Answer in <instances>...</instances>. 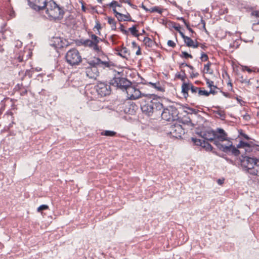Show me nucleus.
I'll return each instance as SVG.
<instances>
[{"label": "nucleus", "instance_id": "1", "mask_svg": "<svg viewBox=\"0 0 259 259\" xmlns=\"http://www.w3.org/2000/svg\"><path fill=\"white\" fill-rule=\"evenodd\" d=\"M241 165L247 168L248 172L254 175H259V159L255 157L245 156L241 160Z\"/></svg>", "mask_w": 259, "mask_h": 259}, {"label": "nucleus", "instance_id": "2", "mask_svg": "<svg viewBox=\"0 0 259 259\" xmlns=\"http://www.w3.org/2000/svg\"><path fill=\"white\" fill-rule=\"evenodd\" d=\"M45 8L47 14L51 18L59 19L63 17V10L54 1H48Z\"/></svg>", "mask_w": 259, "mask_h": 259}, {"label": "nucleus", "instance_id": "3", "mask_svg": "<svg viewBox=\"0 0 259 259\" xmlns=\"http://www.w3.org/2000/svg\"><path fill=\"white\" fill-rule=\"evenodd\" d=\"M214 144L221 150L224 152H231L235 155H238L240 153L239 151L237 149V147H235L233 145L232 142L231 141H228L226 145H224L219 141L216 140L214 141Z\"/></svg>", "mask_w": 259, "mask_h": 259}, {"label": "nucleus", "instance_id": "4", "mask_svg": "<svg viewBox=\"0 0 259 259\" xmlns=\"http://www.w3.org/2000/svg\"><path fill=\"white\" fill-rule=\"evenodd\" d=\"M67 62L71 65L78 64L81 61V57L78 51L72 49L67 52L66 55Z\"/></svg>", "mask_w": 259, "mask_h": 259}, {"label": "nucleus", "instance_id": "5", "mask_svg": "<svg viewBox=\"0 0 259 259\" xmlns=\"http://www.w3.org/2000/svg\"><path fill=\"white\" fill-rule=\"evenodd\" d=\"M178 112L177 109L172 106L164 108L161 113V117L166 121H173L177 119Z\"/></svg>", "mask_w": 259, "mask_h": 259}, {"label": "nucleus", "instance_id": "6", "mask_svg": "<svg viewBox=\"0 0 259 259\" xmlns=\"http://www.w3.org/2000/svg\"><path fill=\"white\" fill-rule=\"evenodd\" d=\"M101 39L95 34H91L90 38L84 40L82 41V44L86 47H89L92 48L96 52H101V49L100 48L98 44Z\"/></svg>", "mask_w": 259, "mask_h": 259}, {"label": "nucleus", "instance_id": "7", "mask_svg": "<svg viewBox=\"0 0 259 259\" xmlns=\"http://www.w3.org/2000/svg\"><path fill=\"white\" fill-rule=\"evenodd\" d=\"M127 94V98L130 100H136L140 97H145L146 95L142 94L137 88L128 84L124 88Z\"/></svg>", "mask_w": 259, "mask_h": 259}, {"label": "nucleus", "instance_id": "8", "mask_svg": "<svg viewBox=\"0 0 259 259\" xmlns=\"http://www.w3.org/2000/svg\"><path fill=\"white\" fill-rule=\"evenodd\" d=\"M152 96V95H146L145 97L146 98L147 103L145 104L141 103V110L148 116H151L154 112V102L151 100Z\"/></svg>", "mask_w": 259, "mask_h": 259}, {"label": "nucleus", "instance_id": "9", "mask_svg": "<svg viewBox=\"0 0 259 259\" xmlns=\"http://www.w3.org/2000/svg\"><path fill=\"white\" fill-rule=\"evenodd\" d=\"M109 83L117 88L124 90V88L130 84V82L125 78L120 77L119 74H118L117 75L115 76L110 80Z\"/></svg>", "mask_w": 259, "mask_h": 259}, {"label": "nucleus", "instance_id": "10", "mask_svg": "<svg viewBox=\"0 0 259 259\" xmlns=\"http://www.w3.org/2000/svg\"><path fill=\"white\" fill-rule=\"evenodd\" d=\"M29 6L36 11H40L46 6L47 0H28Z\"/></svg>", "mask_w": 259, "mask_h": 259}, {"label": "nucleus", "instance_id": "11", "mask_svg": "<svg viewBox=\"0 0 259 259\" xmlns=\"http://www.w3.org/2000/svg\"><path fill=\"white\" fill-rule=\"evenodd\" d=\"M184 133V130L180 124H175L170 127L169 134L174 137L180 138Z\"/></svg>", "mask_w": 259, "mask_h": 259}, {"label": "nucleus", "instance_id": "12", "mask_svg": "<svg viewBox=\"0 0 259 259\" xmlns=\"http://www.w3.org/2000/svg\"><path fill=\"white\" fill-rule=\"evenodd\" d=\"M215 139L214 140L221 142L226 141L228 143V141L230 140V138H228L227 134L225 131L222 128H218L215 131Z\"/></svg>", "mask_w": 259, "mask_h": 259}, {"label": "nucleus", "instance_id": "13", "mask_svg": "<svg viewBox=\"0 0 259 259\" xmlns=\"http://www.w3.org/2000/svg\"><path fill=\"white\" fill-rule=\"evenodd\" d=\"M87 76L91 79H96L99 75V72L96 67H88L85 69Z\"/></svg>", "mask_w": 259, "mask_h": 259}, {"label": "nucleus", "instance_id": "14", "mask_svg": "<svg viewBox=\"0 0 259 259\" xmlns=\"http://www.w3.org/2000/svg\"><path fill=\"white\" fill-rule=\"evenodd\" d=\"M88 63L90 65L89 67H96L100 64H103L106 66H108V63L107 62L102 61L98 58H94L92 59L88 60Z\"/></svg>", "mask_w": 259, "mask_h": 259}, {"label": "nucleus", "instance_id": "15", "mask_svg": "<svg viewBox=\"0 0 259 259\" xmlns=\"http://www.w3.org/2000/svg\"><path fill=\"white\" fill-rule=\"evenodd\" d=\"M202 136L206 140L214 142L215 139V133L214 131L208 130L204 132Z\"/></svg>", "mask_w": 259, "mask_h": 259}, {"label": "nucleus", "instance_id": "16", "mask_svg": "<svg viewBox=\"0 0 259 259\" xmlns=\"http://www.w3.org/2000/svg\"><path fill=\"white\" fill-rule=\"evenodd\" d=\"M184 41L187 46L189 47H192L196 48L198 47V44L197 42L193 41L190 37H184Z\"/></svg>", "mask_w": 259, "mask_h": 259}, {"label": "nucleus", "instance_id": "17", "mask_svg": "<svg viewBox=\"0 0 259 259\" xmlns=\"http://www.w3.org/2000/svg\"><path fill=\"white\" fill-rule=\"evenodd\" d=\"M191 83H183L182 85V92L186 98L188 96V91L190 90Z\"/></svg>", "mask_w": 259, "mask_h": 259}, {"label": "nucleus", "instance_id": "18", "mask_svg": "<svg viewBox=\"0 0 259 259\" xmlns=\"http://www.w3.org/2000/svg\"><path fill=\"white\" fill-rule=\"evenodd\" d=\"M237 148H243L247 152H250L251 151V147L250 145L242 141H241L240 143L237 145Z\"/></svg>", "mask_w": 259, "mask_h": 259}, {"label": "nucleus", "instance_id": "19", "mask_svg": "<svg viewBox=\"0 0 259 259\" xmlns=\"http://www.w3.org/2000/svg\"><path fill=\"white\" fill-rule=\"evenodd\" d=\"M117 18L120 21L131 20V16L128 13L124 15L120 13L119 14H117Z\"/></svg>", "mask_w": 259, "mask_h": 259}, {"label": "nucleus", "instance_id": "20", "mask_svg": "<svg viewBox=\"0 0 259 259\" xmlns=\"http://www.w3.org/2000/svg\"><path fill=\"white\" fill-rule=\"evenodd\" d=\"M98 93L100 95H101L102 96H105L110 94V91L109 90H108V86H107L105 88H103L101 90H99V91L98 92Z\"/></svg>", "mask_w": 259, "mask_h": 259}, {"label": "nucleus", "instance_id": "21", "mask_svg": "<svg viewBox=\"0 0 259 259\" xmlns=\"http://www.w3.org/2000/svg\"><path fill=\"white\" fill-rule=\"evenodd\" d=\"M201 147L208 151H210L212 149V147L211 146V145L208 142H205L204 141H203Z\"/></svg>", "mask_w": 259, "mask_h": 259}, {"label": "nucleus", "instance_id": "22", "mask_svg": "<svg viewBox=\"0 0 259 259\" xmlns=\"http://www.w3.org/2000/svg\"><path fill=\"white\" fill-rule=\"evenodd\" d=\"M119 55L125 58H127L130 56V53L125 48H123L121 50L120 52L119 53Z\"/></svg>", "mask_w": 259, "mask_h": 259}, {"label": "nucleus", "instance_id": "23", "mask_svg": "<svg viewBox=\"0 0 259 259\" xmlns=\"http://www.w3.org/2000/svg\"><path fill=\"white\" fill-rule=\"evenodd\" d=\"M206 83L207 86L210 89V93L214 94L215 93L214 89H216V87L213 85V81L207 80Z\"/></svg>", "mask_w": 259, "mask_h": 259}, {"label": "nucleus", "instance_id": "24", "mask_svg": "<svg viewBox=\"0 0 259 259\" xmlns=\"http://www.w3.org/2000/svg\"><path fill=\"white\" fill-rule=\"evenodd\" d=\"M108 23L110 24V25H111V27L112 28V29H115L116 28V23L114 21V20L111 18V17H108Z\"/></svg>", "mask_w": 259, "mask_h": 259}, {"label": "nucleus", "instance_id": "25", "mask_svg": "<svg viewBox=\"0 0 259 259\" xmlns=\"http://www.w3.org/2000/svg\"><path fill=\"white\" fill-rule=\"evenodd\" d=\"M210 63L208 62L207 64L204 65V72L205 73H209L211 74L212 73L211 71H210Z\"/></svg>", "mask_w": 259, "mask_h": 259}, {"label": "nucleus", "instance_id": "26", "mask_svg": "<svg viewBox=\"0 0 259 259\" xmlns=\"http://www.w3.org/2000/svg\"><path fill=\"white\" fill-rule=\"evenodd\" d=\"M156 110H161L163 108V105L159 102H154V109Z\"/></svg>", "mask_w": 259, "mask_h": 259}, {"label": "nucleus", "instance_id": "27", "mask_svg": "<svg viewBox=\"0 0 259 259\" xmlns=\"http://www.w3.org/2000/svg\"><path fill=\"white\" fill-rule=\"evenodd\" d=\"M129 31H130V32L133 35L136 36H138V34L137 33L138 30L137 29L136 26H134L130 28Z\"/></svg>", "mask_w": 259, "mask_h": 259}, {"label": "nucleus", "instance_id": "28", "mask_svg": "<svg viewBox=\"0 0 259 259\" xmlns=\"http://www.w3.org/2000/svg\"><path fill=\"white\" fill-rule=\"evenodd\" d=\"M192 140L195 145L201 146V145L203 143L202 140L195 138H192Z\"/></svg>", "mask_w": 259, "mask_h": 259}, {"label": "nucleus", "instance_id": "29", "mask_svg": "<svg viewBox=\"0 0 259 259\" xmlns=\"http://www.w3.org/2000/svg\"><path fill=\"white\" fill-rule=\"evenodd\" d=\"M48 208H49V206L47 205L44 204V205H41L40 206H39L37 208V210L38 212H41V211H42L44 210L48 209Z\"/></svg>", "mask_w": 259, "mask_h": 259}, {"label": "nucleus", "instance_id": "30", "mask_svg": "<svg viewBox=\"0 0 259 259\" xmlns=\"http://www.w3.org/2000/svg\"><path fill=\"white\" fill-rule=\"evenodd\" d=\"M210 93V92H208L206 91H202L201 90H198V94L200 96L204 95L205 96H208Z\"/></svg>", "mask_w": 259, "mask_h": 259}, {"label": "nucleus", "instance_id": "31", "mask_svg": "<svg viewBox=\"0 0 259 259\" xmlns=\"http://www.w3.org/2000/svg\"><path fill=\"white\" fill-rule=\"evenodd\" d=\"M107 87V85H106L105 84H104V83H99L97 86V92H99V90H101L102 89H103V88H105Z\"/></svg>", "mask_w": 259, "mask_h": 259}, {"label": "nucleus", "instance_id": "32", "mask_svg": "<svg viewBox=\"0 0 259 259\" xmlns=\"http://www.w3.org/2000/svg\"><path fill=\"white\" fill-rule=\"evenodd\" d=\"M115 134V133L113 131H106L104 132V135L107 136H114Z\"/></svg>", "mask_w": 259, "mask_h": 259}, {"label": "nucleus", "instance_id": "33", "mask_svg": "<svg viewBox=\"0 0 259 259\" xmlns=\"http://www.w3.org/2000/svg\"><path fill=\"white\" fill-rule=\"evenodd\" d=\"M199 90V89L198 88L193 86L191 84V87L190 88V91H191L192 93H193V94L196 93L197 92V91L198 92Z\"/></svg>", "mask_w": 259, "mask_h": 259}, {"label": "nucleus", "instance_id": "34", "mask_svg": "<svg viewBox=\"0 0 259 259\" xmlns=\"http://www.w3.org/2000/svg\"><path fill=\"white\" fill-rule=\"evenodd\" d=\"M181 20H182L183 21V22L184 23L185 25H186L187 28L191 32H193V31L192 30V29L189 27V24L186 22V21L184 19H183V18H181Z\"/></svg>", "mask_w": 259, "mask_h": 259}, {"label": "nucleus", "instance_id": "35", "mask_svg": "<svg viewBox=\"0 0 259 259\" xmlns=\"http://www.w3.org/2000/svg\"><path fill=\"white\" fill-rule=\"evenodd\" d=\"M117 5V3L116 1H113L109 4V6L111 7L112 9H114L116 8Z\"/></svg>", "mask_w": 259, "mask_h": 259}, {"label": "nucleus", "instance_id": "36", "mask_svg": "<svg viewBox=\"0 0 259 259\" xmlns=\"http://www.w3.org/2000/svg\"><path fill=\"white\" fill-rule=\"evenodd\" d=\"M167 45L168 46L171 47L172 48H174L176 46V44L172 40H169L167 41Z\"/></svg>", "mask_w": 259, "mask_h": 259}, {"label": "nucleus", "instance_id": "37", "mask_svg": "<svg viewBox=\"0 0 259 259\" xmlns=\"http://www.w3.org/2000/svg\"><path fill=\"white\" fill-rule=\"evenodd\" d=\"M182 54L183 55V56L186 58H192V56L190 54H189L188 53L186 52H182Z\"/></svg>", "mask_w": 259, "mask_h": 259}, {"label": "nucleus", "instance_id": "38", "mask_svg": "<svg viewBox=\"0 0 259 259\" xmlns=\"http://www.w3.org/2000/svg\"><path fill=\"white\" fill-rule=\"evenodd\" d=\"M149 84H151L153 88L156 89L158 91H160L161 90V87H157L156 83L149 82Z\"/></svg>", "mask_w": 259, "mask_h": 259}, {"label": "nucleus", "instance_id": "39", "mask_svg": "<svg viewBox=\"0 0 259 259\" xmlns=\"http://www.w3.org/2000/svg\"><path fill=\"white\" fill-rule=\"evenodd\" d=\"M201 59L202 61H205L207 60L208 57L206 54H202L201 56Z\"/></svg>", "mask_w": 259, "mask_h": 259}, {"label": "nucleus", "instance_id": "40", "mask_svg": "<svg viewBox=\"0 0 259 259\" xmlns=\"http://www.w3.org/2000/svg\"><path fill=\"white\" fill-rule=\"evenodd\" d=\"M224 179H218L217 180V183L219 185H221L224 183Z\"/></svg>", "mask_w": 259, "mask_h": 259}, {"label": "nucleus", "instance_id": "41", "mask_svg": "<svg viewBox=\"0 0 259 259\" xmlns=\"http://www.w3.org/2000/svg\"><path fill=\"white\" fill-rule=\"evenodd\" d=\"M243 70H246L248 72H251V70L250 69L248 68L247 66H244L243 67Z\"/></svg>", "mask_w": 259, "mask_h": 259}, {"label": "nucleus", "instance_id": "42", "mask_svg": "<svg viewBox=\"0 0 259 259\" xmlns=\"http://www.w3.org/2000/svg\"><path fill=\"white\" fill-rule=\"evenodd\" d=\"M252 15L255 16L257 17H259V12H253L252 13Z\"/></svg>", "mask_w": 259, "mask_h": 259}, {"label": "nucleus", "instance_id": "43", "mask_svg": "<svg viewBox=\"0 0 259 259\" xmlns=\"http://www.w3.org/2000/svg\"><path fill=\"white\" fill-rule=\"evenodd\" d=\"M144 41L145 42V44L148 42H151V39L148 37H146L144 39Z\"/></svg>", "mask_w": 259, "mask_h": 259}, {"label": "nucleus", "instance_id": "44", "mask_svg": "<svg viewBox=\"0 0 259 259\" xmlns=\"http://www.w3.org/2000/svg\"><path fill=\"white\" fill-rule=\"evenodd\" d=\"M113 11L114 14H115L116 17H117V15H118L117 14H119L120 13H119L117 11L116 8H114V9H113Z\"/></svg>", "mask_w": 259, "mask_h": 259}, {"label": "nucleus", "instance_id": "45", "mask_svg": "<svg viewBox=\"0 0 259 259\" xmlns=\"http://www.w3.org/2000/svg\"><path fill=\"white\" fill-rule=\"evenodd\" d=\"M121 2L127 3L128 4L131 5L130 2L128 0H120Z\"/></svg>", "mask_w": 259, "mask_h": 259}, {"label": "nucleus", "instance_id": "46", "mask_svg": "<svg viewBox=\"0 0 259 259\" xmlns=\"http://www.w3.org/2000/svg\"><path fill=\"white\" fill-rule=\"evenodd\" d=\"M242 136H243V137H244L247 140H248L249 139L248 136L247 135H246V134H242Z\"/></svg>", "mask_w": 259, "mask_h": 259}, {"label": "nucleus", "instance_id": "47", "mask_svg": "<svg viewBox=\"0 0 259 259\" xmlns=\"http://www.w3.org/2000/svg\"><path fill=\"white\" fill-rule=\"evenodd\" d=\"M180 33L181 34L182 37L184 39V37H187L188 36H185L182 32L180 31Z\"/></svg>", "mask_w": 259, "mask_h": 259}, {"label": "nucleus", "instance_id": "48", "mask_svg": "<svg viewBox=\"0 0 259 259\" xmlns=\"http://www.w3.org/2000/svg\"><path fill=\"white\" fill-rule=\"evenodd\" d=\"M121 27V30L122 31L124 32V33H126V30H124V29H123V26L122 25H121V27Z\"/></svg>", "mask_w": 259, "mask_h": 259}, {"label": "nucleus", "instance_id": "49", "mask_svg": "<svg viewBox=\"0 0 259 259\" xmlns=\"http://www.w3.org/2000/svg\"><path fill=\"white\" fill-rule=\"evenodd\" d=\"M189 110H190L192 112H195V110L194 109L189 108Z\"/></svg>", "mask_w": 259, "mask_h": 259}, {"label": "nucleus", "instance_id": "50", "mask_svg": "<svg viewBox=\"0 0 259 259\" xmlns=\"http://www.w3.org/2000/svg\"><path fill=\"white\" fill-rule=\"evenodd\" d=\"M188 66L189 67H190V69H193V67L192 66L188 65Z\"/></svg>", "mask_w": 259, "mask_h": 259}, {"label": "nucleus", "instance_id": "51", "mask_svg": "<svg viewBox=\"0 0 259 259\" xmlns=\"http://www.w3.org/2000/svg\"><path fill=\"white\" fill-rule=\"evenodd\" d=\"M139 52H140V50L138 51L137 52L136 54H137V55H139Z\"/></svg>", "mask_w": 259, "mask_h": 259}, {"label": "nucleus", "instance_id": "52", "mask_svg": "<svg viewBox=\"0 0 259 259\" xmlns=\"http://www.w3.org/2000/svg\"><path fill=\"white\" fill-rule=\"evenodd\" d=\"M117 7H120V5L117 4Z\"/></svg>", "mask_w": 259, "mask_h": 259}, {"label": "nucleus", "instance_id": "53", "mask_svg": "<svg viewBox=\"0 0 259 259\" xmlns=\"http://www.w3.org/2000/svg\"><path fill=\"white\" fill-rule=\"evenodd\" d=\"M257 24H259V22L258 23H257L256 24H254L253 25L254 26L255 25H257Z\"/></svg>", "mask_w": 259, "mask_h": 259}, {"label": "nucleus", "instance_id": "54", "mask_svg": "<svg viewBox=\"0 0 259 259\" xmlns=\"http://www.w3.org/2000/svg\"><path fill=\"white\" fill-rule=\"evenodd\" d=\"M257 115L259 116V111L257 112Z\"/></svg>", "mask_w": 259, "mask_h": 259}, {"label": "nucleus", "instance_id": "55", "mask_svg": "<svg viewBox=\"0 0 259 259\" xmlns=\"http://www.w3.org/2000/svg\"><path fill=\"white\" fill-rule=\"evenodd\" d=\"M56 39H57V40H59L60 39H59V38H56Z\"/></svg>", "mask_w": 259, "mask_h": 259}]
</instances>
